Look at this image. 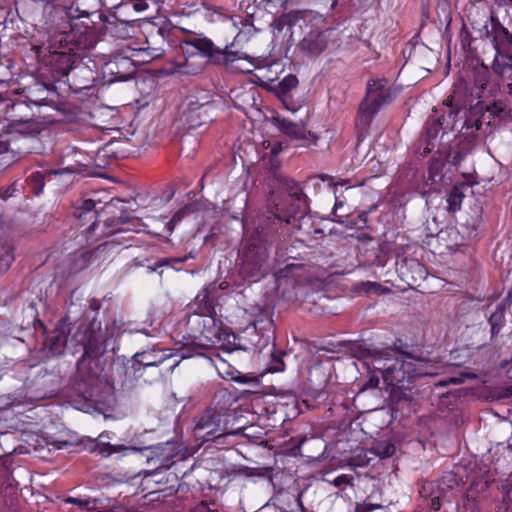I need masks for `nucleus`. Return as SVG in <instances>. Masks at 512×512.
<instances>
[{
  "label": "nucleus",
  "mask_w": 512,
  "mask_h": 512,
  "mask_svg": "<svg viewBox=\"0 0 512 512\" xmlns=\"http://www.w3.org/2000/svg\"><path fill=\"white\" fill-rule=\"evenodd\" d=\"M489 19L485 21L481 39H474L463 29L460 33L461 47L464 51L478 57L483 55L492 60V69L498 75H504L512 68V33L498 19V11L492 7Z\"/></svg>",
  "instance_id": "f257e3e1"
},
{
  "label": "nucleus",
  "mask_w": 512,
  "mask_h": 512,
  "mask_svg": "<svg viewBox=\"0 0 512 512\" xmlns=\"http://www.w3.org/2000/svg\"><path fill=\"white\" fill-rule=\"evenodd\" d=\"M370 365L381 373L387 385L397 388H408L416 378L437 374L432 361L394 350L374 352Z\"/></svg>",
  "instance_id": "f03ea898"
},
{
  "label": "nucleus",
  "mask_w": 512,
  "mask_h": 512,
  "mask_svg": "<svg viewBox=\"0 0 512 512\" xmlns=\"http://www.w3.org/2000/svg\"><path fill=\"white\" fill-rule=\"evenodd\" d=\"M217 404L206 408L196 420L194 434L202 441H212L226 435H240L244 427H234L236 416L230 409L234 400L226 390L219 391Z\"/></svg>",
  "instance_id": "7ed1b4c3"
},
{
  "label": "nucleus",
  "mask_w": 512,
  "mask_h": 512,
  "mask_svg": "<svg viewBox=\"0 0 512 512\" xmlns=\"http://www.w3.org/2000/svg\"><path fill=\"white\" fill-rule=\"evenodd\" d=\"M274 203V216L287 224L302 217L308 210L307 197L302 188L294 180L282 175L274 176L273 191L271 194Z\"/></svg>",
  "instance_id": "20e7f679"
},
{
  "label": "nucleus",
  "mask_w": 512,
  "mask_h": 512,
  "mask_svg": "<svg viewBox=\"0 0 512 512\" xmlns=\"http://www.w3.org/2000/svg\"><path fill=\"white\" fill-rule=\"evenodd\" d=\"M391 99L390 88L385 79L371 80L367 84L366 97L360 105L356 126L365 131L380 107Z\"/></svg>",
  "instance_id": "39448f33"
},
{
  "label": "nucleus",
  "mask_w": 512,
  "mask_h": 512,
  "mask_svg": "<svg viewBox=\"0 0 512 512\" xmlns=\"http://www.w3.org/2000/svg\"><path fill=\"white\" fill-rule=\"evenodd\" d=\"M267 260V248L253 240L243 250L240 269L242 276L251 282L259 281L267 273Z\"/></svg>",
  "instance_id": "423d86ee"
},
{
  "label": "nucleus",
  "mask_w": 512,
  "mask_h": 512,
  "mask_svg": "<svg viewBox=\"0 0 512 512\" xmlns=\"http://www.w3.org/2000/svg\"><path fill=\"white\" fill-rule=\"evenodd\" d=\"M80 342L83 345L84 353L78 361V370L84 377L90 378L94 376L91 365L101 355L102 336L100 331L94 329L93 325L85 326Z\"/></svg>",
  "instance_id": "0eeeda50"
},
{
  "label": "nucleus",
  "mask_w": 512,
  "mask_h": 512,
  "mask_svg": "<svg viewBox=\"0 0 512 512\" xmlns=\"http://www.w3.org/2000/svg\"><path fill=\"white\" fill-rule=\"evenodd\" d=\"M330 30H311L299 42V50L307 57H317L324 52L330 41Z\"/></svg>",
  "instance_id": "6e6552de"
},
{
  "label": "nucleus",
  "mask_w": 512,
  "mask_h": 512,
  "mask_svg": "<svg viewBox=\"0 0 512 512\" xmlns=\"http://www.w3.org/2000/svg\"><path fill=\"white\" fill-rule=\"evenodd\" d=\"M78 57L76 53L68 50H50L49 62L59 77L67 76L73 68Z\"/></svg>",
  "instance_id": "1a4fd4ad"
},
{
  "label": "nucleus",
  "mask_w": 512,
  "mask_h": 512,
  "mask_svg": "<svg viewBox=\"0 0 512 512\" xmlns=\"http://www.w3.org/2000/svg\"><path fill=\"white\" fill-rule=\"evenodd\" d=\"M127 223H128V220H127V218H124V217L108 218V219H106L104 221V227L105 228H110V227H114L115 226L116 229L108 231V232H103V235H105V236H117L118 234L129 232V231H131L130 228H121V227H119L120 225H124V224H127ZM130 242H131L130 238L124 239V241H120L119 238L114 237L111 241L106 242V243H104L102 245H99L96 248V252L97 253H101V252H104L106 250H109L110 248H112V246L114 244H121V245H124L125 247H128L130 245Z\"/></svg>",
  "instance_id": "9d476101"
},
{
  "label": "nucleus",
  "mask_w": 512,
  "mask_h": 512,
  "mask_svg": "<svg viewBox=\"0 0 512 512\" xmlns=\"http://www.w3.org/2000/svg\"><path fill=\"white\" fill-rule=\"evenodd\" d=\"M198 51L215 61L216 63H222L228 66L232 64L236 58L234 51L228 50V47L224 49L215 48L214 44L210 40H199L196 44Z\"/></svg>",
  "instance_id": "9b49d317"
},
{
  "label": "nucleus",
  "mask_w": 512,
  "mask_h": 512,
  "mask_svg": "<svg viewBox=\"0 0 512 512\" xmlns=\"http://www.w3.org/2000/svg\"><path fill=\"white\" fill-rule=\"evenodd\" d=\"M212 105L209 102L198 104L189 103L188 108L183 112L185 122L189 128H196L206 123L210 117Z\"/></svg>",
  "instance_id": "f8f14e48"
},
{
  "label": "nucleus",
  "mask_w": 512,
  "mask_h": 512,
  "mask_svg": "<svg viewBox=\"0 0 512 512\" xmlns=\"http://www.w3.org/2000/svg\"><path fill=\"white\" fill-rule=\"evenodd\" d=\"M277 126L283 134L293 139H311L314 144H316L317 142V136L311 133L310 131H306V128L302 123L293 122L291 120L283 118L277 120Z\"/></svg>",
  "instance_id": "ddd939ff"
},
{
  "label": "nucleus",
  "mask_w": 512,
  "mask_h": 512,
  "mask_svg": "<svg viewBox=\"0 0 512 512\" xmlns=\"http://www.w3.org/2000/svg\"><path fill=\"white\" fill-rule=\"evenodd\" d=\"M41 132V124L34 120L15 121L8 125L5 132L12 141L17 135L35 136Z\"/></svg>",
  "instance_id": "4468645a"
},
{
  "label": "nucleus",
  "mask_w": 512,
  "mask_h": 512,
  "mask_svg": "<svg viewBox=\"0 0 512 512\" xmlns=\"http://www.w3.org/2000/svg\"><path fill=\"white\" fill-rule=\"evenodd\" d=\"M313 15L312 11L309 10H296L291 11L287 14H283L280 17L276 18L271 23V28L273 33H280L285 26H291L295 24L299 20L310 19Z\"/></svg>",
  "instance_id": "2eb2a0df"
},
{
  "label": "nucleus",
  "mask_w": 512,
  "mask_h": 512,
  "mask_svg": "<svg viewBox=\"0 0 512 512\" xmlns=\"http://www.w3.org/2000/svg\"><path fill=\"white\" fill-rule=\"evenodd\" d=\"M164 359V356L155 350L136 353L132 358V368L135 372H139L141 368L157 366Z\"/></svg>",
  "instance_id": "dca6fc26"
},
{
  "label": "nucleus",
  "mask_w": 512,
  "mask_h": 512,
  "mask_svg": "<svg viewBox=\"0 0 512 512\" xmlns=\"http://www.w3.org/2000/svg\"><path fill=\"white\" fill-rule=\"evenodd\" d=\"M71 33L74 34V43L77 48H86L88 43V35L92 33V27L82 21L80 18L73 19L69 25Z\"/></svg>",
  "instance_id": "f3484780"
},
{
  "label": "nucleus",
  "mask_w": 512,
  "mask_h": 512,
  "mask_svg": "<svg viewBox=\"0 0 512 512\" xmlns=\"http://www.w3.org/2000/svg\"><path fill=\"white\" fill-rule=\"evenodd\" d=\"M95 201L92 199L81 200L80 204L75 207V215L81 220H93L92 224L87 228V233L94 232L96 227L97 212L94 211Z\"/></svg>",
  "instance_id": "a211bd4d"
},
{
  "label": "nucleus",
  "mask_w": 512,
  "mask_h": 512,
  "mask_svg": "<svg viewBox=\"0 0 512 512\" xmlns=\"http://www.w3.org/2000/svg\"><path fill=\"white\" fill-rule=\"evenodd\" d=\"M74 34L71 31H62L59 33H54L50 38V50H70L74 51L75 43H74Z\"/></svg>",
  "instance_id": "6ab92c4d"
},
{
  "label": "nucleus",
  "mask_w": 512,
  "mask_h": 512,
  "mask_svg": "<svg viewBox=\"0 0 512 512\" xmlns=\"http://www.w3.org/2000/svg\"><path fill=\"white\" fill-rule=\"evenodd\" d=\"M105 437V434L102 433L99 435V441L94 445L92 451L103 456L108 457L114 453H122L125 451L131 450V448L124 446V445H112L108 442L102 441V439Z\"/></svg>",
  "instance_id": "aec40b11"
},
{
  "label": "nucleus",
  "mask_w": 512,
  "mask_h": 512,
  "mask_svg": "<svg viewBox=\"0 0 512 512\" xmlns=\"http://www.w3.org/2000/svg\"><path fill=\"white\" fill-rule=\"evenodd\" d=\"M214 322L213 317L201 314H194L188 319V324L192 327H197L198 329L195 332H199L201 335L210 332V328H213Z\"/></svg>",
  "instance_id": "412c9836"
},
{
  "label": "nucleus",
  "mask_w": 512,
  "mask_h": 512,
  "mask_svg": "<svg viewBox=\"0 0 512 512\" xmlns=\"http://www.w3.org/2000/svg\"><path fill=\"white\" fill-rule=\"evenodd\" d=\"M14 257V248L7 241L0 242V273L6 272L11 264L13 263Z\"/></svg>",
  "instance_id": "4be33fe9"
},
{
  "label": "nucleus",
  "mask_w": 512,
  "mask_h": 512,
  "mask_svg": "<svg viewBox=\"0 0 512 512\" xmlns=\"http://www.w3.org/2000/svg\"><path fill=\"white\" fill-rule=\"evenodd\" d=\"M235 53L238 60H235L232 64H229L231 69L238 70L243 73H250L252 72L253 68L257 67L253 58L240 52Z\"/></svg>",
  "instance_id": "5701e85b"
},
{
  "label": "nucleus",
  "mask_w": 512,
  "mask_h": 512,
  "mask_svg": "<svg viewBox=\"0 0 512 512\" xmlns=\"http://www.w3.org/2000/svg\"><path fill=\"white\" fill-rule=\"evenodd\" d=\"M486 112H488L492 117L499 119L511 116V109H509L502 100H497L487 105Z\"/></svg>",
  "instance_id": "b1692460"
},
{
  "label": "nucleus",
  "mask_w": 512,
  "mask_h": 512,
  "mask_svg": "<svg viewBox=\"0 0 512 512\" xmlns=\"http://www.w3.org/2000/svg\"><path fill=\"white\" fill-rule=\"evenodd\" d=\"M464 198V194L462 192V188L459 186H454L448 194L447 203L448 210L450 212H455L460 209L462 200Z\"/></svg>",
  "instance_id": "393cba45"
},
{
  "label": "nucleus",
  "mask_w": 512,
  "mask_h": 512,
  "mask_svg": "<svg viewBox=\"0 0 512 512\" xmlns=\"http://www.w3.org/2000/svg\"><path fill=\"white\" fill-rule=\"evenodd\" d=\"M66 344L67 337L61 333H57L48 339L49 350L53 355L62 354L65 350Z\"/></svg>",
  "instance_id": "a878e982"
},
{
  "label": "nucleus",
  "mask_w": 512,
  "mask_h": 512,
  "mask_svg": "<svg viewBox=\"0 0 512 512\" xmlns=\"http://www.w3.org/2000/svg\"><path fill=\"white\" fill-rule=\"evenodd\" d=\"M303 270L304 266L302 264L291 263L279 269L275 275L277 280L281 281L282 279H287L289 277L299 276V272Z\"/></svg>",
  "instance_id": "bb28decb"
},
{
  "label": "nucleus",
  "mask_w": 512,
  "mask_h": 512,
  "mask_svg": "<svg viewBox=\"0 0 512 512\" xmlns=\"http://www.w3.org/2000/svg\"><path fill=\"white\" fill-rule=\"evenodd\" d=\"M504 322L505 317L504 311L502 309H497L494 313H492V315L489 318L492 337L496 336L500 332Z\"/></svg>",
  "instance_id": "cd10ccee"
},
{
  "label": "nucleus",
  "mask_w": 512,
  "mask_h": 512,
  "mask_svg": "<svg viewBox=\"0 0 512 512\" xmlns=\"http://www.w3.org/2000/svg\"><path fill=\"white\" fill-rule=\"evenodd\" d=\"M360 285H361L362 291H364L367 294L382 295V294H385L390 291L387 287H384L377 282L367 281V282H362Z\"/></svg>",
  "instance_id": "c85d7f7f"
},
{
  "label": "nucleus",
  "mask_w": 512,
  "mask_h": 512,
  "mask_svg": "<svg viewBox=\"0 0 512 512\" xmlns=\"http://www.w3.org/2000/svg\"><path fill=\"white\" fill-rule=\"evenodd\" d=\"M395 445L392 443H379L375 447L376 454L380 458H388L391 457L395 453Z\"/></svg>",
  "instance_id": "c756f323"
},
{
  "label": "nucleus",
  "mask_w": 512,
  "mask_h": 512,
  "mask_svg": "<svg viewBox=\"0 0 512 512\" xmlns=\"http://www.w3.org/2000/svg\"><path fill=\"white\" fill-rule=\"evenodd\" d=\"M298 85V79L294 75H287L279 83V88L283 93L294 89Z\"/></svg>",
  "instance_id": "7c9ffc66"
},
{
  "label": "nucleus",
  "mask_w": 512,
  "mask_h": 512,
  "mask_svg": "<svg viewBox=\"0 0 512 512\" xmlns=\"http://www.w3.org/2000/svg\"><path fill=\"white\" fill-rule=\"evenodd\" d=\"M209 294V288L205 287L202 289V291L198 293V295L195 298L196 302H198L200 306L203 305L204 309L207 312H209L210 308L212 307V302L210 301Z\"/></svg>",
  "instance_id": "2f4dec72"
},
{
  "label": "nucleus",
  "mask_w": 512,
  "mask_h": 512,
  "mask_svg": "<svg viewBox=\"0 0 512 512\" xmlns=\"http://www.w3.org/2000/svg\"><path fill=\"white\" fill-rule=\"evenodd\" d=\"M381 508V505L379 504H372L368 501H364L362 503H358L356 505V512H370L374 509Z\"/></svg>",
  "instance_id": "473e14b6"
},
{
  "label": "nucleus",
  "mask_w": 512,
  "mask_h": 512,
  "mask_svg": "<svg viewBox=\"0 0 512 512\" xmlns=\"http://www.w3.org/2000/svg\"><path fill=\"white\" fill-rule=\"evenodd\" d=\"M189 211L190 209L188 207L178 210L170 220V224L176 225L189 213Z\"/></svg>",
  "instance_id": "72a5a7b5"
},
{
  "label": "nucleus",
  "mask_w": 512,
  "mask_h": 512,
  "mask_svg": "<svg viewBox=\"0 0 512 512\" xmlns=\"http://www.w3.org/2000/svg\"><path fill=\"white\" fill-rule=\"evenodd\" d=\"M503 501L507 505V509L512 507V479L509 480V483L505 490Z\"/></svg>",
  "instance_id": "f704fd0d"
},
{
  "label": "nucleus",
  "mask_w": 512,
  "mask_h": 512,
  "mask_svg": "<svg viewBox=\"0 0 512 512\" xmlns=\"http://www.w3.org/2000/svg\"><path fill=\"white\" fill-rule=\"evenodd\" d=\"M433 488L434 484L432 482H425L422 484L419 493L422 497H430L432 496Z\"/></svg>",
  "instance_id": "c9c22d12"
},
{
  "label": "nucleus",
  "mask_w": 512,
  "mask_h": 512,
  "mask_svg": "<svg viewBox=\"0 0 512 512\" xmlns=\"http://www.w3.org/2000/svg\"><path fill=\"white\" fill-rule=\"evenodd\" d=\"M129 4L137 12H143L148 8L147 0H132Z\"/></svg>",
  "instance_id": "e433bc0d"
},
{
  "label": "nucleus",
  "mask_w": 512,
  "mask_h": 512,
  "mask_svg": "<svg viewBox=\"0 0 512 512\" xmlns=\"http://www.w3.org/2000/svg\"><path fill=\"white\" fill-rule=\"evenodd\" d=\"M403 262L410 269L417 271L420 274V276L422 275V273H423V266L418 261H416L414 259H411V260H406L405 259Z\"/></svg>",
  "instance_id": "4c0bfd02"
},
{
  "label": "nucleus",
  "mask_w": 512,
  "mask_h": 512,
  "mask_svg": "<svg viewBox=\"0 0 512 512\" xmlns=\"http://www.w3.org/2000/svg\"><path fill=\"white\" fill-rule=\"evenodd\" d=\"M342 206H343V202L336 199L334 209H333V216H334V220L338 221L340 223L342 222L341 219L345 216V214L338 213V211L342 208Z\"/></svg>",
  "instance_id": "58836bf2"
},
{
  "label": "nucleus",
  "mask_w": 512,
  "mask_h": 512,
  "mask_svg": "<svg viewBox=\"0 0 512 512\" xmlns=\"http://www.w3.org/2000/svg\"><path fill=\"white\" fill-rule=\"evenodd\" d=\"M79 171H80L79 164H72V165L63 167L60 170H55V171H53V173L54 174H62V173H75V172H79Z\"/></svg>",
  "instance_id": "ea45409f"
},
{
  "label": "nucleus",
  "mask_w": 512,
  "mask_h": 512,
  "mask_svg": "<svg viewBox=\"0 0 512 512\" xmlns=\"http://www.w3.org/2000/svg\"><path fill=\"white\" fill-rule=\"evenodd\" d=\"M10 141L6 133L0 134V154L8 151Z\"/></svg>",
  "instance_id": "a19ab883"
},
{
  "label": "nucleus",
  "mask_w": 512,
  "mask_h": 512,
  "mask_svg": "<svg viewBox=\"0 0 512 512\" xmlns=\"http://www.w3.org/2000/svg\"><path fill=\"white\" fill-rule=\"evenodd\" d=\"M66 503H71V504H75V505H78L79 507L81 508H86L88 507L90 501L88 500H82V499H78V498H74V497H69L65 500Z\"/></svg>",
  "instance_id": "79ce46f5"
},
{
  "label": "nucleus",
  "mask_w": 512,
  "mask_h": 512,
  "mask_svg": "<svg viewBox=\"0 0 512 512\" xmlns=\"http://www.w3.org/2000/svg\"><path fill=\"white\" fill-rule=\"evenodd\" d=\"M169 261L170 260L167 258L161 259V260L157 261L154 265L148 266V270L150 272H156L158 270V268L168 265Z\"/></svg>",
  "instance_id": "37998d69"
},
{
  "label": "nucleus",
  "mask_w": 512,
  "mask_h": 512,
  "mask_svg": "<svg viewBox=\"0 0 512 512\" xmlns=\"http://www.w3.org/2000/svg\"><path fill=\"white\" fill-rule=\"evenodd\" d=\"M191 512H217V510H212V509H210V507L206 503L201 502L200 504L195 506L191 510Z\"/></svg>",
  "instance_id": "c03bdc74"
},
{
  "label": "nucleus",
  "mask_w": 512,
  "mask_h": 512,
  "mask_svg": "<svg viewBox=\"0 0 512 512\" xmlns=\"http://www.w3.org/2000/svg\"><path fill=\"white\" fill-rule=\"evenodd\" d=\"M500 366L501 368L506 369L508 377L512 379V358L510 360L502 361Z\"/></svg>",
  "instance_id": "a18cd8bd"
},
{
  "label": "nucleus",
  "mask_w": 512,
  "mask_h": 512,
  "mask_svg": "<svg viewBox=\"0 0 512 512\" xmlns=\"http://www.w3.org/2000/svg\"><path fill=\"white\" fill-rule=\"evenodd\" d=\"M145 51H146L147 57L149 59H155L162 55V51L160 49H156V48L146 49Z\"/></svg>",
  "instance_id": "49530a36"
},
{
  "label": "nucleus",
  "mask_w": 512,
  "mask_h": 512,
  "mask_svg": "<svg viewBox=\"0 0 512 512\" xmlns=\"http://www.w3.org/2000/svg\"><path fill=\"white\" fill-rule=\"evenodd\" d=\"M478 10H479V7L478 6H473L471 7L470 9V12H469V16H468V19L471 23V25L474 27L476 24H478V21L475 19V17L473 16V11H475L476 13H478Z\"/></svg>",
  "instance_id": "de8ad7c7"
},
{
  "label": "nucleus",
  "mask_w": 512,
  "mask_h": 512,
  "mask_svg": "<svg viewBox=\"0 0 512 512\" xmlns=\"http://www.w3.org/2000/svg\"><path fill=\"white\" fill-rule=\"evenodd\" d=\"M349 482V478L348 476L346 475H341V476H338L335 480H334V485L339 487L343 484H347Z\"/></svg>",
  "instance_id": "09e8293b"
},
{
  "label": "nucleus",
  "mask_w": 512,
  "mask_h": 512,
  "mask_svg": "<svg viewBox=\"0 0 512 512\" xmlns=\"http://www.w3.org/2000/svg\"><path fill=\"white\" fill-rule=\"evenodd\" d=\"M494 4L498 6V8L506 7L512 5V0H493Z\"/></svg>",
  "instance_id": "8fccbe9b"
},
{
  "label": "nucleus",
  "mask_w": 512,
  "mask_h": 512,
  "mask_svg": "<svg viewBox=\"0 0 512 512\" xmlns=\"http://www.w3.org/2000/svg\"><path fill=\"white\" fill-rule=\"evenodd\" d=\"M30 178L32 181H34L35 183L42 186L43 177H42L41 173H39V172L33 173Z\"/></svg>",
  "instance_id": "3c124183"
},
{
  "label": "nucleus",
  "mask_w": 512,
  "mask_h": 512,
  "mask_svg": "<svg viewBox=\"0 0 512 512\" xmlns=\"http://www.w3.org/2000/svg\"><path fill=\"white\" fill-rule=\"evenodd\" d=\"M431 509L433 510H438L440 509V504H439V499L438 497H433L431 499V505H430Z\"/></svg>",
  "instance_id": "603ef678"
},
{
  "label": "nucleus",
  "mask_w": 512,
  "mask_h": 512,
  "mask_svg": "<svg viewBox=\"0 0 512 512\" xmlns=\"http://www.w3.org/2000/svg\"><path fill=\"white\" fill-rule=\"evenodd\" d=\"M284 369V364L281 360L278 361L277 365L273 367V371L279 372Z\"/></svg>",
  "instance_id": "864d4df0"
},
{
  "label": "nucleus",
  "mask_w": 512,
  "mask_h": 512,
  "mask_svg": "<svg viewBox=\"0 0 512 512\" xmlns=\"http://www.w3.org/2000/svg\"><path fill=\"white\" fill-rule=\"evenodd\" d=\"M90 307L94 310H98L100 308V303L96 300H92L90 303Z\"/></svg>",
  "instance_id": "5fc2aeb1"
},
{
  "label": "nucleus",
  "mask_w": 512,
  "mask_h": 512,
  "mask_svg": "<svg viewBox=\"0 0 512 512\" xmlns=\"http://www.w3.org/2000/svg\"><path fill=\"white\" fill-rule=\"evenodd\" d=\"M257 234H258V236H259V239H261V240L263 239V240L267 241V239L265 238V237H266V235L264 234V231H263V230H262V231H259V228H258V229H257Z\"/></svg>",
  "instance_id": "6e6d98bb"
},
{
  "label": "nucleus",
  "mask_w": 512,
  "mask_h": 512,
  "mask_svg": "<svg viewBox=\"0 0 512 512\" xmlns=\"http://www.w3.org/2000/svg\"><path fill=\"white\" fill-rule=\"evenodd\" d=\"M330 1H331V3L329 5V9L333 10L338 4V0H330Z\"/></svg>",
  "instance_id": "4d7b16f0"
},
{
  "label": "nucleus",
  "mask_w": 512,
  "mask_h": 512,
  "mask_svg": "<svg viewBox=\"0 0 512 512\" xmlns=\"http://www.w3.org/2000/svg\"><path fill=\"white\" fill-rule=\"evenodd\" d=\"M449 382L453 383V384H460L463 381H462V379H459V378H451Z\"/></svg>",
  "instance_id": "13d9d810"
},
{
  "label": "nucleus",
  "mask_w": 512,
  "mask_h": 512,
  "mask_svg": "<svg viewBox=\"0 0 512 512\" xmlns=\"http://www.w3.org/2000/svg\"><path fill=\"white\" fill-rule=\"evenodd\" d=\"M321 180L323 181H326V180H331V177L326 175V174H321L318 176Z\"/></svg>",
  "instance_id": "bf43d9fd"
},
{
  "label": "nucleus",
  "mask_w": 512,
  "mask_h": 512,
  "mask_svg": "<svg viewBox=\"0 0 512 512\" xmlns=\"http://www.w3.org/2000/svg\"><path fill=\"white\" fill-rule=\"evenodd\" d=\"M507 93L512 97V82L507 85Z\"/></svg>",
  "instance_id": "052dcab7"
},
{
  "label": "nucleus",
  "mask_w": 512,
  "mask_h": 512,
  "mask_svg": "<svg viewBox=\"0 0 512 512\" xmlns=\"http://www.w3.org/2000/svg\"><path fill=\"white\" fill-rule=\"evenodd\" d=\"M175 228V225L170 224V221L167 223V229L171 233Z\"/></svg>",
  "instance_id": "680f3d73"
},
{
  "label": "nucleus",
  "mask_w": 512,
  "mask_h": 512,
  "mask_svg": "<svg viewBox=\"0 0 512 512\" xmlns=\"http://www.w3.org/2000/svg\"><path fill=\"white\" fill-rule=\"evenodd\" d=\"M112 147H113V145H112V144H109V145H107L106 150H107L108 152L115 153V152H114V150L112 149Z\"/></svg>",
  "instance_id": "e2e57ef3"
},
{
  "label": "nucleus",
  "mask_w": 512,
  "mask_h": 512,
  "mask_svg": "<svg viewBox=\"0 0 512 512\" xmlns=\"http://www.w3.org/2000/svg\"><path fill=\"white\" fill-rule=\"evenodd\" d=\"M212 334V336H215V333H212L211 331L210 332H206L205 335H203L205 338H209V335Z\"/></svg>",
  "instance_id": "0e129e2a"
},
{
  "label": "nucleus",
  "mask_w": 512,
  "mask_h": 512,
  "mask_svg": "<svg viewBox=\"0 0 512 512\" xmlns=\"http://www.w3.org/2000/svg\"><path fill=\"white\" fill-rule=\"evenodd\" d=\"M192 58H193V55H191L189 58H187V59L185 60V62H186V64H187V65H189L190 60H191Z\"/></svg>",
  "instance_id": "69168bd1"
},
{
  "label": "nucleus",
  "mask_w": 512,
  "mask_h": 512,
  "mask_svg": "<svg viewBox=\"0 0 512 512\" xmlns=\"http://www.w3.org/2000/svg\"><path fill=\"white\" fill-rule=\"evenodd\" d=\"M13 194L12 193H9V192H6L5 195L3 196L4 198H7V197H10L12 196Z\"/></svg>",
  "instance_id": "338daca9"
},
{
  "label": "nucleus",
  "mask_w": 512,
  "mask_h": 512,
  "mask_svg": "<svg viewBox=\"0 0 512 512\" xmlns=\"http://www.w3.org/2000/svg\"><path fill=\"white\" fill-rule=\"evenodd\" d=\"M317 18H318L321 22H324V18L322 17V15H317Z\"/></svg>",
  "instance_id": "774afa93"
}]
</instances>
